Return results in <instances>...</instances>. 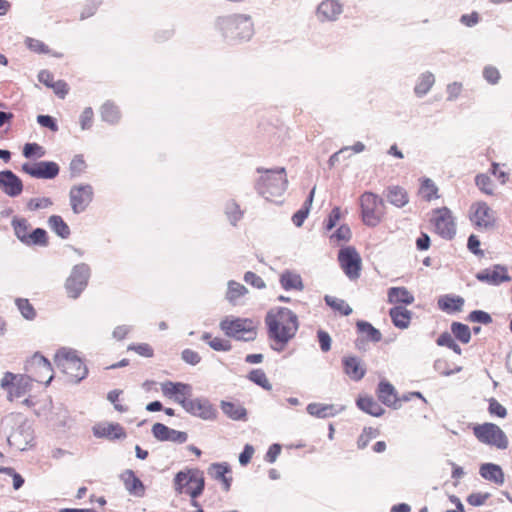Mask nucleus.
Returning a JSON list of instances; mask_svg holds the SVG:
<instances>
[{
	"mask_svg": "<svg viewBox=\"0 0 512 512\" xmlns=\"http://www.w3.org/2000/svg\"><path fill=\"white\" fill-rule=\"evenodd\" d=\"M265 323L268 336L273 342L271 347L278 352L285 349L288 342L295 337L299 327L297 315L284 307L271 309L265 317Z\"/></svg>",
	"mask_w": 512,
	"mask_h": 512,
	"instance_id": "obj_1",
	"label": "nucleus"
},
{
	"mask_svg": "<svg viewBox=\"0 0 512 512\" xmlns=\"http://www.w3.org/2000/svg\"><path fill=\"white\" fill-rule=\"evenodd\" d=\"M1 387L8 393V400L14 401L24 397L31 389L30 378L6 372L1 379Z\"/></svg>",
	"mask_w": 512,
	"mask_h": 512,
	"instance_id": "obj_11",
	"label": "nucleus"
},
{
	"mask_svg": "<svg viewBox=\"0 0 512 512\" xmlns=\"http://www.w3.org/2000/svg\"><path fill=\"white\" fill-rule=\"evenodd\" d=\"M221 330L229 337L242 341H252L256 338V324L248 318L226 317L220 322Z\"/></svg>",
	"mask_w": 512,
	"mask_h": 512,
	"instance_id": "obj_7",
	"label": "nucleus"
},
{
	"mask_svg": "<svg viewBox=\"0 0 512 512\" xmlns=\"http://www.w3.org/2000/svg\"><path fill=\"white\" fill-rule=\"evenodd\" d=\"M69 197L73 212L79 214L85 211L92 202L94 191L91 185H77L71 188Z\"/></svg>",
	"mask_w": 512,
	"mask_h": 512,
	"instance_id": "obj_13",
	"label": "nucleus"
},
{
	"mask_svg": "<svg viewBox=\"0 0 512 512\" xmlns=\"http://www.w3.org/2000/svg\"><path fill=\"white\" fill-rule=\"evenodd\" d=\"M48 224L53 232L61 238H68L70 235V228L59 215H52L48 219Z\"/></svg>",
	"mask_w": 512,
	"mask_h": 512,
	"instance_id": "obj_33",
	"label": "nucleus"
},
{
	"mask_svg": "<svg viewBox=\"0 0 512 512\" xmlns=\"http://www.w3.org/2000/svg\"><path fill=\"white\" fill-rule=\"evenodd\" d=\"M22 171L34 178L53 179L59 174V166L52 161L25 163L22 165Z\"/></svg>",
	"mask_w": 512,
	"mask_h": 512,
	"instance_id": "obj_15",
	"label": "nucleus"
},
{
	"mask_svg": "<svg viewBox=\"0 0 512 512\" xmlns=\"http://www.w3.org/2000/svg\"><path fill=\"white\" fill-rule=\"evenodd\" d=\"M351 238V229L347 224L340 225L337 230L330 235V242L335 246H341Z\"/></svg>",
	"mask_w": 512,
	"mask_h": 512,
	"instance_id": "obj_38",
	"label": "nucleus"
},
{
	"mask_svg": "<svg viewBox=\"0 0 512 512\" xmlns=\"http://www.w3.org/2000/svg\"><path fill=\"white\" fill-rule=\"evenodd\" d=\"M438 304L442 310L457 311L460 310L461 306L463 305V300L460 298L446 296L444 298H441L438 301Z\"/></svg>",
	"mask_w": 512,
	"mask_h": 512,
	"instance_id": "obj_53",
	"label": "nucleus"
},
{
	"mask_svg": "<svg viewBox=\"0 0 512 512\" xmlns=\"http://www.w3.org/2000/svg\"><path fill=\"white\" fill-rule=\"evenodd\" d=\"M216 27L225 38L236 42L249 41L254 35V23L245 14L218 17Z\"/></svg>",
	"mask_w": 512,
	"mask_h": 512,
	"instance_id": "obj_2",
	"label": "nucleus"
},
{
	"mask_svg": "<svg viewBox=\"0 0 512 512\" xmlns=\"http://www.w3.org/2000/svg\"><path fill=\"white\" fill-rule=\"evenodd\" d=\"M338 260L340 262L341 267L345 271V273L351 277L352 276V249L350 247H346L340 250L338 255Z\"/></svg>",
	"mask_w": 512,
	"mask_h": 512,
	"instance_id": "obj_47",
	"label": "nucleus"
},
{
	"mask_svg": "<svg viewBox=\"0 0 512 512\" xmlns=\"http://www.w3.org/2000/svg\"><path fill=\"white\" fill-rule=\"evenodd\" d=\"M475 182L477 187L487 195L494 194V184L491 178L485 174H479L475 178Z\"/></svg>",
	"mask_w": 512,
	"mask_h": 512,
	"instance_id": "obj_51",
	"label": "nucleus"
},
{
	"mask_svg": "<svg viewBox=\"0 0 512 512\" xmlns=\"http://www.w3.org/2000/svg\"><path fill=\"white\" fill-rule=\"evenodd\" d=\"M451 331L454 337L464 344L468 343L471 339L470 328L465 324L453 322Z\"/></svg>",
	"mask_w": 512,
	"mask_h": 512,
	"instance_id": "obj_42",
	"label": "nucleus"
},
{
	"mask_svg": "<svg viewBox=\"0 0 512 512\" xmlns=\"http://www.w3.org/2000/svg\"><path fill=\"white\" fill-rule=\"evenodd\" d=\"M51 89L54 91V93L60 97L65 98V96L69 92L68 84L64 80H57L51 87Z\"/></svg>",
	"mask_w": 512,
	"mask_h": 512,
	"instance_id": "obj_64",
	"label": "nucleus"
},
{
	"mask_svg": "<svg viewBox=\"0 0 512 512\" xmlns=\"http://www.w3.org/2000/svg\"><path fill=\"white\" fill-rule=\"evenodd\" d=\"M0 187L10 197H16L23 191L22 180L10 170L0 172Z\"/></svg>",
	"mask_w": 512,
	"mask_h": 512,
	"instance_id": "obj_19",
	"label": "nucleus"
},
{
	"mask_svg": "<svg viewBox=\"0 0 512 512\" xmlns=\"http://www.w3.org/2000/svg\"><path fill=\"white\" fill-rule=\"evenodd\" d=\"M202 339L206 341L209 344V346L216 351H229L231 349V344L229 343V341L224 340L220 337L212 338V336L209 333H204L202 335Z\"/></svg>",
	"mask_w": 512,
	"mask_h": 512,
	"instance_id": "obj_44",
	"label": "nucleus"
},
{
	"mask_svg": "<svg viewBox=\"0 0 512 512\" xmlns=\"http://www.w3.org/2000/svg\"><path fill=\"white\" fill-rule=\"evenodd\" d=\"M248 292L247 288L239 282L230 281L228 283V290L226 298L229 302L236 304L237 300L243 297Z\"/></svg>",
	"mask_w": 512,
	"mask_h": 512,
	"instance_id": "obj_37",
	"label": "nucleus"
},
{
	"mask_svg": "<svg viewBox=\"0 0 512 512\" xmlns=\"http://www.w3.org/2000/svg\"><path fill=\"white\" fill-rule=\"evenodd\" d=\"M471 221L480 228H491L496 223L494 211L485 202H477L471 207Z\"/></svg>",
	"mask_w": 512,
	"mask_h": 512,
	"instance_id": "obj_16",
	"label": "nucleus"
},
{
	"mask_svg": "<svg viewBox=\"0 0 512 512\" xmlns=\"http://www.w3.org/2000/svg\"><path fill=\"white\" fill-rule=\"evenodd\" d=\"M248 379L265 390L270 391L272 389V385L269 379L267 378L265 372L261 369L252 370L248 375Z\"/></svg>",
	"mask_w": 512,
	"mask_h": 512,
	"instance_id": "obj_46",
	"label": "nucleus"
},
{
	"mask_svg": "<svg viewBox=\"0 0 512 512\" xmlns=\"http://www.w3.org/2000/svg\"><path fill=\"white\" fill-rule=\"evenodd\" d=\"M93 119H94V112H93L92 108H90V107L85 108L80 116L81 129L82 130L90 129L92 127Z\"/></svg>",
	"mask_w": 512,
	"mask_h": 512,
	"instance_id": "obj_61",
	"label": "nucleus"
},
{
	"mask_svg": "<svg viewBox=\"0 0 512 512\" xmlns=\"http://www.w3.org/2000/svg\"><path fill=\"white\" fill-rule=\"evenodd\" d=\"M280 282H281L282 287L286 290H290V289L301 290L303 287L301 277L298 274L291 273V272L283 273L281 275Z\"/></svg>",
	"mask_w": 512,
	"mask_h": 512,
	"instance_id": "obj_39",
	"label": "nucleus"
},
{
	"mask_svg": "<svg viewBox=\"0 0 512 512\" xmlns=\"http://www.w3.org/2000/svg\"><path fill=\"white\" fill-rule=\"evenodd\" d=\"M174 489L177 494L198 497L205 488L204 474L199 469H185L179 471L173 480Z\"/></svg>",
	"mask_w": 512,
	"mask_h": 512,
	"instance_id": "obj_5",
	"label": "nucleus"
},
{
	"mask_svg": "<svg viewBox=\"0 0 512 512\" xmlns=\"http://www.w3.org/2000/svg\"><path fill=\"white\" fill-rule=\"evenodd\" d=\"M379 435V430L376 428H366L363 433L359 436L357 445L359 448H365L367 444Z\"/></svg>",
	"mask_w": 512,
	"mask_h": 512,
	"instance_id": "obj_56",
	"label": "nucleus"
},
{
	"mask_svg": "<svg viewBox=\"0 0 512 512\" xmlns=\"http://www.w3.org/2000/svg\"><path fill=\"white\" fill-rule=\"evenodd\" d=\"M345 214L346 213H343L339 207L333 208L328 217L324 220L323 227L325 231H331L334 227H336L344 218Z\"/></svg>",
	"mask_w": 512,
	"mask_h": 512,
	"instance_id": "obj_45",
	"label": "nucleus"
},
{
	"mask_svg": "<svg viewBox=\"0 0 512 512\" xmlns=\"http://www.w3.org/2000/svg\"><path fill=\"white\" fill-rule=\"evenodd\" d=\"M45 153V149L38 143H26L23 147V156L28 159L41 158Z\"/></svg>",
	"mask_w": 512,
	"mask_h": 512,
	"instance_id": "obj_50",
	"label": "nucleus"
},
{
	"mask_svg": "<svg viewBox=\"0 0 512 512\" xmlns=\"http://www.w3.org/2000/svg\"><path fill=\"white\" fill-rule=\"evenodd\" d=\"M244 280L246 283L250 284L251 286L257 288V289H263L265 288V282L264 280L255 274L254 272L248 271L244 275Z\"/></svg>",
	"mask_w": 512,
	"mask_h": 512,
	"instance_id": "obj_62",
	"label": "nucleus"
},
{
	"mask_svg": "<svg viewBox=\"0 0 512 512\" xmlns=\"http://www.w3.org/2000/svg\"><path fill=\"white\" fill-rule=\"evenodd\" d=\"M121 390H113L108 393V400L114 405V408L119 412H126L128 407L120 401Z\"/></svg>",
	"mask_w": 512,
	"mask_h": 512,
	"instance_id": "obj_59",
	"label": "nucleus"
},
{
	"mask_svg": "<svg viewBox=\"0 0 512 512\" xmlns=\"http://www.w3.org/2000/svg\"><path fill=\"white\" fill-rule=\"evenodd\" d=\"M326 304L337 314L347 316L351 312L350 306L342 299L326 295L324 298Z\"/></svg>",
	"mask_w": 512,
	"mask_h": 512,
	"instance_id": "obj_34",
	"label": "nucleus"
},
{
	"mask_svg": "<svg viewBox=\"0 0 512 512\" xmlns=\"http://www.w3.org/2000/svg\"><path fill=\"white\" fill-rule=\"evenodd\" d=\"M483 76L490 84H497L500 80V72L494 66H486L483 70Z\"/></svg>",
	"mask_w": 512,
	"mask_h": 512,
	"instance_id": "obj_60",
	"label": "nucleus"
},
{
	"mask_svg": "<svg viewBox=\"0 0 512 512\" xmlns=\"http://www.w3.org/2000/svg\"><path fill=\"white\" fill-rule=\"evenodd\" d=\"M435 82V78L431 73L422 74L415 86V93L418 96H423L429 92Z\"/></svg>",
	"mask_w": 512,
	"mask_h": 512,
	"instance_id": "obj_40",
	"label": "nucleus"
},
{
	"mask_svg": "<svg viewBox=\"0 0 512 512\" xmlns=\"http://www.w3.org/2000/svg\"><path fill=\"white\" fill-rule=\"evenodd\" d=\"M357 406L364 412L372 416H381L384 412L383 408L372 397H359Z\"/></svg>",
	"mask_w": 512,
	"mask_h": 512,
	"instance_id": "obj_31",
	"label": "nucleus"
},
{
	"mask_svg": "<svg viewBox=\"0 0 512 512\" xmlns=\"http://www.w3.org/2000/svg\"><path fill=\"white\" fill-rule=\"evenodd\" d=\"M101 117L108 123H116L120 119V112L116 105L113 103H105L101 107Z\"/></svg>",
	"mask_w": 512,
	"mask_h": 512,
	"instance_id": "obj_43",
	"label": "nucleus"
},
{
	"mask_svg": "<svg viewBox=\"0 0 512 512\" xmlns=\"http://www.w3.org/2000/svg\"><path fill=\"white\" fill-rule=\"evenodd\" d=\"M470 428L474 437L484 445L496 448L498 450H506L509 447L508 436L495 423H475L471 424Z\"/></svg>",
	"mask_w": 512,
	"mask_h": 512,
	"instance_id": "obj_4",
	"label": "nucleus"
},
{
	"mask_svg": "<svg viewBox=\"0 0 512 512\" xmlns=\"http://www.w3.org/2000/svg\"><path fill=\"white\" fill-rule=\"evenodd\" d=\"M342 13V6L336 0H324L317 9L318 16L323 20H335Z\"/></svg>",
	"mask_w": 512,
	"mask_h": 512,
	"instance_id": "obj_23",
	"label": "nucleus"
},
{
	"mask_svg": "<svg viewBox=\"0 0 512 512\" xmlns=\"http://www.w3.org/2000/svg\"><path fill=\"white\" fill-rule=\"evenodd\" d=\"M213 471V477L220 481L223 485V489L227 492L231 488L232 476L231 470L227 464L216 463L211 466Z\"/></svg>",
	"mask_w": 512,
	"mask_h": 512,
	"instance_id": "obj_29",
	"label": "nucleus"
},
{
	"mask_svg": "<svg viewBox=\"0 0 512 512\" xmlns=\"http://www.w3.org/2000/svg\"><path fill=\"white\" fill-rule=\"evenodd\" d=\"M387 199L391 204L397 207H403L409 201L407 192L398 186L390 187L388 189Z\"/></svg>",
	"mask_w": 512,
	"mask_h": 512,
	"instance_id": "obj_32",
	"label": "nucleus"
},
{
	"mask_svg": "<svg viewBox=\"0 0 512 512\" xmlns=\"http://www.w3.org/2000/svg\"><path fill=\"white\" fill-rule=\"evenodd\" d=\"M185 410L204 420H213L217 416V411L213 405L206 399H191L186 405Z\"/></svg>",
	"mask_w": 512,
	"mask_h": 512,
	"instance_id": "obj_17",
	"label": "nucleus"
},
{
	"mask_svg": "<svg viewBox=\"0 0 512 512\" xmlns=\"http://www.w3.org/2000/svg\"><path fill=\"white\" fill-rule=\"evenodd\" d=\"M27 375L30 382L35 381L48 385L53 379V369L51 363L42 355L35 354L27 362L26 365Z\"/></svg>",
	"mask_w": 512,
	"mask_h": 512,
	"instance_id": "obj_9",
	"label": "nucleus"
},
{
	"mask_svg": "<svg viewBox=\"0 0 512 512\" xmlns=\"http://www.w3.org/2000/svg\"><path fill=\"white\" fill-rule=\"evenodd\" d=\"M64 373L73 381H80L85 378L87 368L85 364L78 358H66L62 363Z\"/></svg>",
	"mask_w": 512,
	"mask_h": 512,
	"instance_id": "obj_22",
	"label": "nucleus"
},
{
	"mask_svg": "<svg viewBox=\"0 0 512 512\" xmlns=\"http://www.w3.org/2000/svg\"><path fill=\"white\" fill-rule=\"evenodd\" d=\"M152 433L154 437L160 441L184 443L188 439L186 432L171 429L162 423H155L152 426Z\"/></svg>",
	"mask_w": 512,
	"mask_h": 512,
	"instance_id": "obj_20",
	"label": "nucleus"
},
{
	"mask_svg": "<svg viewBox=\"0 0 512 512\" xmlns=\"http://www.w3.org/2000/svg\"><path fill=\"white\" fill-rule=\"evenodd\" d=\"M431 224L437 234L445 239H452L456 233V223L452 212L447 207L432 210Z\"/></svg>",
	"mask_w": 512,
	"mask_h": 512,
	"instance_id": "obj_10",
	"label": "nucleus"
},
{
	"mask_svg": "<svg viewBox=\"0 0 512 512\" xmlns=\"http://www.w3.org/2000/svg\"><path fill=\"white\" fill-rule=\"evenodd\" d=\"M24 43H25L26 47L33 53H36V54H49L50 53V49H49L48 45H46L43 41H41L39 39L27 37L25 39Z\"/></svg>",
	"mask_w": 512,
	"mask_h": 512,
	"instance_id": "obj_49",
	"label": "nucleus"
},
{
	"mask_svg": "<svg viewBox=\"0 0 512 512\" xmlns=\"http://www.w3.org/2000/svg\"><path fill=\"white\" fill-rule=\"evenodd\" d=\"M87 164L83 155H75L70 162L69 170L73 177L79 176L85 172Z\"/></svg>",
	"mask_w": 512,
	"mask_h": 512,
	"instance_id": "obj_52",
	"label": "nucleus"
},
{
	"mask_svg": "<svg viewBox=\"0 0 512 512\" xmlns=\"http://www.w3.org/2000/svg\"><path fill=\"white\" fill-rule=\"evenodd\" d=\"M488 412L491 416L505 418L508 414L507 409L495 398L488 400Z\"/></svg>",
	"mask_w": 512,
	"mask_h": 512,
	"instance_id": "obj_54",
	"label": "nucleus"
},
{
	"mask_svg": "<svg viewBox=\"0 0 512 512\" xmlns=\"http://www.w3.org/2000/svg\"><path fill=\"white\" fill-rule=\"evenodd\" d=\"M93 433L98 438L109 440L123 439L126 437L125 429L119 423H100L93 427Z\"/></svg>",
	"mask_w": 512,
	"mask_h": 512,
	"instance_id": "obj_21",
	"label": "nucleus"
},
{
	"mask_svg": "<svg viewBox=\"0 0 512 512\" xmlns=\"http://www.w3.org/2000/svg\"><path fill=\"white\" fill-rule=\"evenodd\" d=\"M191 395V387L188 384H184V388H178L175 396L173 397L174 401L179 403L184 409L185 405L191 401L189 398Z\"/></svg>",
	"mask_w": 512,
	"mask_h": 512,
	"instance_id": "obj_57",
	"label": "nucleus"
},
{
	"mask_svg": "<svg viewBox=\"0 0 512 512\" xmlns=\"http://www.w3.org/2000/svg\"><path fill=\"white\" fill-rule=\"evenodd\" d=\"M307 411L310 415L326 418L334 414V408L331 405H324L319 403H311L307 406Z\"/></svg>",
	"mask_w": 512,
	"mask_h": 512,
	"instance_id": "obj_41",
	"label": "nucleus"
},
{
	"mask_svg": "<svg viewBox=\"0 0 512 512\" xmlns=\"http://www.w3.org/2000/svg\"><path fill=\"white\" fill-rule=\"evenodd\" d=\"M437 344L439 346L448 347L457 354H461V348L455 343L453 336L448 332H444L438 337Z\"/></svg>",
	"mask_w": 512,
	"mask_h": 512,
	"instance_id": "obj_55",
	"label": "nucleus"
},
{
	"mask_svg": "<svg viewBox=\"0 0 512 512\" xmlns=\"http://www.w3.org/2000/svg\"><path fill=\"white\" fill-rule=\"evenodd\" d=\"M12 227L16 237L25 245L45 246L48 243L47 232L42 228H36L30 232V224L25 218H13Z\"/></svg>",
	"mask_w": 512,
	"mask_h": 512,
	"instance_id": "obj_8",
	"label": "nucleus"
},
{
	"mask_svg": "<svg viewBox=\"0 0 512 512\" xmlns=\"http://www.w3.org/2000/svg\"><path fill=\"white\" fill-rule=\"evenodd\" d=\"M223 413L232 420L246 421L247 410L244 406L236 402L222 401L220 404Z\"/></svg>",
	"mask_w": 512,
	"mask_h": 512,
	"instance_id": "obj_25",
	"label": "nucleus"
},
{
	"mask_svg": "<svg viewBox=\"0 0 512 512\" xmlns=\"http://www.w3.org/2000/svg\"><path fill=\"white\" fill-rule=\"evenodd\" d=\"M178 388H184V383L166 381L161 383V391L165 397L173 398Z\"/></svg>",
	"mask_w": 512,
	"mask_h": 512,
	"instance_id": "obj_58",
	"label": "nucleus"
},
{
	"mask_svg": "<svg viewBox=\"0 0 512 512\" xmlns=\"http://www.w3.org/2000/svg\"><path fill=\"white\" fill-rule=\"evenodd\" d=\"M257 171L261 173L257 182V190L263 197L267 200H274L284 194L288 186L285 168H258Z\"/></svg>",
	"mask_w": 512,
	"mask_h": 512,
	"instance_id": "obj_3",
	"label": "nucleus"
},
{
	"mask_svg": "<svg viewBox=\"0 0 512 512\" xmlns=\"http://www.w3.org/2000/svg\"><path fill=\"white\" fill-rule=\"evenodd\" d=\"M128 349L135 351L140 356L147 357V358L152 357L154 354L153 348L147 343L131 345V346H129Z\"/></svg>",
	"mask_w": 512,
	"mask_h": 512,
	"instance_id": "obj_63",
	"label": "nucleus"
},
{
	"mask_svg": "<svg viewBox=\"0 0 512 512\" xmlns=\"http://www.w3.org/2000/svg\"><path fill=\"white\" fill-rule=\"evenodd\" d=\"M389 315L393 324L400 329H405L411 321V312L403 306H395L390 309Z\"/></svg>",
	"mask_w": 512,
	"mask_h": 512,
	"instance_id": "obj_28",
	"label": "nucleus"
},
{
	"mask_svg": "<svg viewBox=\"0 0 512 512\" xmlns=\"http://www.w3.org/2000/svg\"><path fill=\"white\" fill-rule=\"evenodd\" d=\"M357 327V339L355 344L359 350H366L369 343H378L382 339L381 332L373 327L369 322L358 321Z\"/></svg>",
	"mask_w": 512,
	"mask_h": 512,
	"instance_id": "obj_14",
	"label": "nucleus"
},
{
	"mask_svg": "<svg viewBox=\"0 0 512 512\" xmlns=\"http://www.w3.org/2000/svg\"><path fill=\"white\" fill-rule=\"evenodd\" d=\"M314 193H315V187L311 190V192H310L307 200L305 201L303 207L300 210H298L292 216V221H293L295 226H297V227L302 226L303 222L307 218V216L309 214L310 207H311L312 202H313Z\"/></svg>",
	"mask_w": 512,
	"mask_h": 512,
	"instance_id": "obj_35",
	"label": "nucleus"
},
{
	"mask_svg": "<svg viewBox=\"0 0 512 512\" xmlns=\"http://www.w3.org/2000/svg\"><path fill=\"white\" fill-rule=\"evenodd\" d=\"M15 304L25 319L33 320L36 317V310L28 299L17 298Z\"/></svg>",
	"mask_w": 512,
	"mask_h": 512,
	"instance_id": "obj_48",
	"label": "nucleus"
},
{
	"mask_svg": "<svg viewBox=\"0 0 512 512\" xmlns=\"http://www.w3.org/2000/svg\"><path fill=\"white\" fill-rule=\"evenodd\" d=\"M388 302L409 305L414 302V296L405 287H392L388 290Z\"/></svg>",
	"mask_w": 512,
	"mask_h": 512,
	"instance_id": "obj_30",
	"label": "nucleus"
},
{
	"mask_svg": "<svg viewBox=\"0 0 512 512\" xmlns=\"http://www.w3.org/2000/svg\"><path fill=\"white\" fill-rule=\"evenodd\" d=\"M419 193L426 201H432L439 198L438 187L429 178L422 181Z\"/></svg>",
	"mask_w": 512,
	"mask_h": 512,
	"instance_id": "obj_36",
	"label": "nucleus"
},
{
	"mask_svg": "<svg viewBox=\"0 0 512 512\" xmlns=\"http://www.w3.org/2000/svg\"><path fill=\"white\" fill-rule=\"evenodd\" d=\"M125 488L134 495H143L144 485L132 470H126L121 474Z\"/></svg>",
	"mask_w": 512,
	"mask_h": 512,
	"instance_id": "obj_26",
	"label": "nucleus"
},
{
	"mask_svg": "<svg viewBox=\"0 0 512 512\" xmlns=\"http://www.w3.org/2000/svg\"><path fill=\"white\" fill-rule=\"evenodd\" d=\"M480 475L495 484L502 485L504 483V473L499 465L486 463L480 467Z\"/></svg>",
	"mask_w": 512,
	"mask_h": 512,
	"instance_id": "obj_27",
	"label": "nucleus"
},
{
	"mask_svg": "<svg viewBox=\"0 0 512 512\" xmlns=\"http://www.w3.org/2000/svg\"><path fill=\"white\" fill-rule=\"evenodd\" d=\"M89 269L85 265L75 266L66 280V291L69 297L76 299L87 286Z\"/></svg>",
	"mask_w": 512,
	"mask_h": 512,
	"instance_id": "obj_12",
	"label": "nucleus"
},
{
	"mask_svg": "<svg viewBox=\"0 0 512 512\" xmlns=\"http://www.w3.org/2000/svg\"><path fill=\"white\" fill-rule=\"evenodd\" d=\"M377 395L380 401L388 406L397 408L399 399L397 397L395 388L387 381H381L378 385Z\"/></svg>",
	"mask_w": 512,
	"mask_h": 512,
	"instance_id": "obj_24",
	"label": "nucleus"
},
{
	"mask_svg": "<svg viewBox=\"0 0 512 512\" xmlns=\"http://www.w3.org/2000/svg\"><path fill=\"white\" fill-rule=\"evenodd\" d=\"M360 215L367 226L378 225L385 215V204L382 198L372 192H365L359 199Z\"/></svg>",
	"mask_w": 512,
	"mask_h": 512,
	"instance_id": "obj_6",
	"label": "nucleus"
},
{
	"mask_svg": "<svg viewBox=\"0 0 512 512\" xmlns=\"http://www.w3.org/2000/svg\"><path fill=\"white\" fill-rule=\"evenodd\" d=\"M476 278L490 285H499L503 282L511 280L507 268L501 265H495L491 268L484 269L476 274Z\"/></svg>",
	"mask_w": 512,
	"mask_h": 512,
	"instance_id": "obj_18",
	"label": "nucleus"
}]
</instances>
